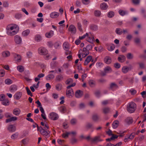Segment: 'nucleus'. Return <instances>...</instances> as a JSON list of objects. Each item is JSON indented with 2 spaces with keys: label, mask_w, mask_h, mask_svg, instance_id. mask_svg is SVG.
Wrapping results in <instances>:
<instances>
[{
  "label": "nucleus",
  "mask_w": 146,
  "mask_h": 146,
  "mask_svg": "<svg viewBox=\"0 0 146 146\" xmlns=\"http://www.w3.org/2000/svg\"><path fill=\"white\" fill-rule=\"evenodd\" d=\"M6 33L9 36H13L17 34L19 30V26L14 24L8 25L7 27Z\"/></svg>",
  "instance_id": "obj_1"
},
{
  "label": "nucleus",
  "mask_w": 146,
  "mask_h": 146,
  "mask_svg": "<svg viewBox=\"0 0 146 146\" xmlns=\"http://www.w3.org/2000/svg\"><path fill=\"white\" fill-rule=\"evenodd\" d=\"M76 85V83H74L70 85L67 87V89L66 92V96L69 98L72 97L74 95V92L72 89L70 88L75 86Z\"/></svg>",
  "instance_id": "obj_2"
},
{
  "label": "nucleus",
  "mask_w": 146,
  "mask_h": 146,
  "mask_svg": "<svg viewBox=\"0 0 146 146\" xmlns=\"http://www.w3.org/2000/svg\"><path fill=\"white\" fill-rule=\"evenodd\" d=\"M135 104L133 102L129 103L127 105V111L130 113L133 112L136 109Z\"/></svg>",
  "instance_id": "obj_3"
},
{
  "label": "nucleus",
  "mask_w": 146,
  "mask_h": 146,
  "mask_svg": "<svg viewBox=\"0 0 146 146\" xmlns=\"http://www.w3.org/2000/svg\"><path fill=\"white\" fill-rule=\"evenodd\" d=\"M56 71L55 70H52L48 72V74L45 77V79L47 80H50L53 79L54 77Z\"/></svg>",
  "instance_id": "obj_4"
},
{
  "label": "nucleus",
  "mask_w": 146,
  "mask_h": 146,
  "mask_svg": "<svg viewBox=\"0 0 146 146\" xmlns=\"http://www.w3.org/2000/svg\"><path fill=\"white\" fill-rule=\"evenodd\" d=\"M86 40L91 43H93L95 39L92 34L90 32L87 33H86Z\"/></svg>",
  "instance_id": "obj_5"
},
{
  "label": "nucleus",
  "mask_w": 146,
  "mask_h": 146,
  "mask_svg": "<svg viewBox=\"0 0 146 146\" xmlns=\"http://www.w3.org/2000/svg\"><path fill=\"white\" fill-rule=\"evenodd\" d=\"M63 47L64 50L66 51L65 54L66 55H68L71 53V52L69 50L70 47L69 44L68 42H64L63 44Z\"/></svg>",
  "instance_id": "obj_6"
},
{
  "label": "nucleus",
  "mask_w": 146,
  "mask_h": 146,
  "mask_svg": "<svg viewBox=\"0 0 146 146\" xmlns=\"http://www.w3.org/2000/svg\"><path fill=\"white\" fill-rule=\"evenodd\" d=\"M48 117L50 119L55 121L58 119L59 118V115L57 113L52 112L49 114Z\"/></svg>",
  "instance_id": "obj_7"
},
{
  "label": "nucleus",
  "mask_w": 146,
  "mask_h": 146,
  "mask_svg": "<svg viewBox=\"0 0 146 146\" xmlns=\"http://www.w3.org/2000/svg\"><path fill=\"white\" fill-rule=\"evenodd\" d=\"M14 40L17 44H20L22 42V39L20 36L16 35L14 36Z\"/></svg>",
  "instance_id": "obj_8"
},
{
  "label": "nucleus",
  "mask_w": 146,
  "mask_h": 146,
  "mask_svg": "<svg viewBox=\"0 0 146 146\" xmlns=\"http://www.w3.org/2000/svg\"><path fill=\"white\" fill-rule=\"evenodd\" d=\"M38 52L40 55H46L48 53V51L45 48L41 47L38 49Z\"/></svg>",
  "instance_id": "obj_9"
},
{
  "label": "nucleus",
  "mask_w": 146,
  "mask_h": 146,
  "mask_svg": "<svg viewBox=\"0 0 146 146\" xmlns=\"http://www.w3.org/2000/svg\"><path fill=\"white\" fill-rule=\"evenodd\" d=\"M68 31L71 33L73 34H75L76 31V28L74 25H70L68 28Z\"/></svg>",
  "instance_id": "obj_10"
},
{
  "label": "nucleus",
  "mask_w": 146,
  "mask_h": 146,
  "mask_svg": "<svg viewBox=\"0 0 146 146\" xmlns=\"http://www.w3.org/2000/svg\"><path fill=\"white\" fill-rule=\"evenodd\" d=\"M8 130L10 132H13L15 131L16 130V126L13 125H10L7 127Z\"/></svg>",
  "instance_id": "obj_11"
},
{
  "label": "nucleus",
  "mask_w": 146,
  "mask_h": 146,
  "mask_svg": "<svg viewBox=\"0 0 146 146\" xmlns=\"http://www.w3.org/2000/svg\"><path fill=\"white\" fill-rule=\"evenodd\" d=\"M40 132L41 134L46 136H48L49 134L50 133V132L49 131H46L42 128L40 129Z\"/></svg>",
  "instance_id": "obj_12"
},
{
  "label": "nucleus",
  "mask_w": 146,
  "mask_h": 146,
  "mask_svg": "<svg viewBox=\"0 0 146 146\" xmlns=\"http://www.w3.org/2000/svg\"><path fill=\"white\" fill-rule=\"evenodd\" d=\"M13 56L15 61L17 62H19L21 61V57L20 55L17 54L16 53H14L13 54Z\"/></svg>",
  "instance_id": "obj_13"
},
{
  "label": "nucleus",
  "mask_w": 146,
  "mask_h": 146,
  "mask_svg": "<svg viewBox=\"0 0 146 146\" xmlns=\"http://www.w3.org/2000/svg\"><path fill=\"white\" fill-rule=\"evenodd\" d=\"M131 68V67L127 66H124L122 68V72L124 74L127 73L128 71H130Z\"/></svg>",
  "instance_id": "obj_14"
},
{
  "label": "nucleus",
  "mask_w": 146,
  "mask_h": 146,
  "mask_svg": "<svg viewBox=\"0 0 146 146\" xmlns=\"http://www.w3.org/2000/svg\"><path fill=\"white\" fill-rule=\"evenodd\" d=\"M50 17L52 18H56L59 16V13L56 12H53L50 14Z\"/></svg>",
  "instance_id": "obj_15"
},
{
  "label": "nucleus",
  "mask_w": 146,
  "mask_h": 146,
  "mask_svg": "<svg viewBox=\"0 0 146 146\" xmlns=\"http://www.w3.org/2000/svg\"><path fill=\"white\" fill-rule=\"evenodd\" d=\"M22 93L21 92H18L16 93L14 96V98L17 100L19 99L21 97Z\"/></svg>",
  "instance_id": "obj_16"
},
{
  "label": "nucleus",
  "mask_w": 146,
  "mask_h": 146,
  "mask_svg": "<svg viewBox=\"0 0 146 146\" xmlns=\"http://www.w3.org/2000/svg\"><path fill=\"white\" fill-rule=\"evenodd\" d=\"M83 94V93L82 91L80 90H78L76 92L75 96L76 98H78L81 97Z\"/></svg>",
  "instance_id": "obj_17"
},
{
  "label": "nucleus",
  "mask_w": 146,
  "mask_h": 146,
  "mask_svg": "<svg viewBox=\"0 0 146 146\" xmlns=\"http://www.w3.org/2000/svg\"><path fill=\"white\" fill-rule=\"evenodd\" d=\"M54 34V32L53 31L51 30L49 32L46 33L45 35L47 38H50L52 37Z\"/></svg>",
  "instance_id": "obj_18"
},
{
  "label": "nucleus",
  "mask_w": 146,
  "mask_h": 146,
  "mask_svg": "<svg viewBox=\"0 0 146 146\" xmlns=\"http://www.w3.org/2000/svg\"><path fill=\"white\" fill-rule=\"evenodd\" d=\"M104 62L107 64H110L111 62V58L108 56H106L104 59Z\"/></svg>",
  "instance_id": "obj_19"
},
{
  "label": "nucleus",
  "mask_w": 146,
  "mask_h": 146,
  "mask_svg": "<svg viewBox=\"0 0 146 146\" xmlns=\"http://www.w3.org/2000/svg\"><path fill=\"white\" fill-rule=\"evenodd\" d=\"M17 90V87L15 85H11L9 88V90L10 92H14Z\"/></svg>",
  "instance_id": "obj_20"
},
{
  "label": "nucleus",
  "mask_w": 146,
  "mask_h": 146,
  "mask_svg": "<svg viewBox=\"0 0 146 146\" xmlns=\"http://www.w3.org/2000/svg\"><path fill=\"white\" fill-rule=\"evenodd\" d=\"M92 57L91 56H89L86 58L84 62L85 65H87L88 63L91 61Z\"/></svg>",
  "instance_id": "obj_21"
},
{
  "label": "nucleus",
  "mask_w": 146,
  "mask_h": 146,
  "mask_svg": "<svg viewBox=\"0 0 146 146\" xmlns=\"http://www.w3.org/2000/svg\"><path fill=\"white\" fill-rule=\"evenodd\" d=\"M108 5L106 3H102L100 5V8L102 10H106L108 9Z\"/></svg>",
  "instance_id": "obj_22"
},
{
  "label": "nucleus",
  "mask_w": 146,
  "mask_h": 146,
  "mask_svg": "<svg viewBox=\"0 0 146 146\" xmlns=\"http://www.w3.org/2000/svg\"><path fill=\"white\" fill-rule=\"evenodd\" d=\"M42 37L39 34H36L35 36V40L37 42H39L42 40Z\"/></svg>",
  "instance_id": "obj_23"
},
{
  "label": "nucleus",
  "mask_w": 146,
  "mask_h": 146,
  "mask_svg": "<svg viewBox=\"0 0 146 146\" xmlns=\"http://www.w3.org/2000/svg\"><path fill=\"white\" fill-rule=\"evenodd\" d=\"M91 141L93 142H97L101 141L102 140L100 139V137L99 136H96L91 139Z\"/></svg>",
  "instance_id": "obj_24"
},
{
  "label": "nucleus",
  "mask_w": 146,
  "mask_h": 146,
  "mask_svg": "<svg viewBox=\"0 0 146 146\" xmlns=\"http://www.w3.org/2000/svg\"><path fill=\"white\" fill-rule=\"evenodd\" d=\"M119 122L117 120H115L112 123V127L113 128H116L119 124Z\"/></svg>",
  "instance_id": "obj_25"
},
{
  "label": "nucleus",
  "mask_w": 146,
  "mask_h": 146,
  "mask_svg": "<svg viewBox=\"0 0 146 146\" xmlns=\"http://www.w3.org/2000/svg\"><path fill=\"white\" fill-rule=\"evenodd\" d=\"M118 88V86L115 83H112L110 84V88L112 90H113Z\"/></svg>",
  "instance_id": "obj_26"
},
{
  "label": "nucleus",
  "mask_w": 146,
  "mask_h": 146,
  "mask_svg": "<svg viewBox=\"0 0 146 146\" xmlns=\"http://www.w3.org/2000/svg\"><path fill=\"white\" fill-rule=\"evenodd\" d=\"M30 31L29 29H27L23 31L22 33V35L24 36H26L29 34Z\"/></svg>",
  "instance_id": "obj_27"
},
{
  "label": "nucleus",
  "mask_w": 146,
  "mask_h": 146,
  "mask_svg": "<svg viewBox=\"0 0 146 146\" xmlns=\"http://www.w3.org/2000/svg\"><path fill=\"white\" fill-rule=\"evenodd\" d=\"M1 103L3 105L7 106L9 105V101L8 99H6L2 101Z\"/></svg>",
  "instance_id": "obj_28"
},
{
  "label": "nucleus",
  "mask_w": 146,
  "mask_h": 146,
  "mask_svg": "<svg viewBox=\"0 0 146 146\" xmlns=\"http://www.w3.org/2000/svg\"><path fill=\"white\" fill-rule=\"evenodd\" d=\"M83 52H84V53L82 55L83 57H84L89 54V51L88 50H87L86 48H83Z\"/></svg>",
  "instance_id": "obj_29"
},
{
  "label": "nucleus",
  "mask_w": 146,
  "mask_h": 146,
  "mask_svg": "<svg viewBox=\"0 0 146 146\" xmlns=\"http://www.w3.org/2000/svg\"><path fill=\"white\" fill-rule=\"evenodd\" d=\"M125 56L122 55H121L118 58L119 61L120 62H123L125 61Z\"/></svg>",
  "instance_id": "obj_30"
},
{
  "label": "nucleus",
  "mask_w": 146,
  "mask_h": 146,
  "mask_svg": "<svg viewBox=\"0 0 146 146\" xmlns=\"http://www.w3.org/2000/svg\"><path fill=\"white\" fill-rule=\"evenodd\" d=\"M56 89L57 91H60L62 89V85L60 83H58L55 86Z\"/></svg>",
  "instance_id": "obj_31"
},
{
  "label": "nucleus",
  "mask_w": 146,
  "mask_h": 146,
  "mask_svg": "<svg viewBox=\"0 0 146 146\" xmlns=\"http://www.w3.org/2000/svg\"><path fill=\"white\" fill-rule=\"evenodd\" d=\"M20 113V110L19 108L15 109L13 111V113L16 115H18Z\"/></svg>",
  "instance_id": "obj_32"
},
{
  "label": "nucleus",
  "mask_w": 146,
  "mask_h": 146,
  "mask_svg": "<svg viewBox=\"0 0 146 146\" xmlns=\"http://www.w3.org/2000/svg\"><path fill=\"white\" fill-rule=\"evenodd\" d=\"M44 76V74L43 73H41L39 74L38 76L37 77L35 78V80L36 82H37L38 80H40V78L43 77Z\"/></svg>",
  "instance_id": "obj_33"
},
{
  "label": "nucleus",
  "mask_w": 146,
  "mask_h": 146,
  "mask_svg": "<svg viewBox=\"0 0 146 146\" xmlns=\"http://www.w3.org/2000/svg\"><path fill=\"white\" fill-rule=\"evenodd\" d=\"M2 55L4 57H7L10 56V53L9 51H5L2 52Z\"/></svg>",
  "instance_id": "obj_34"
},
{
  "label": "nucleus",
  "mask_w": 146,
  "mask_h": 146,
  "mask_svg": "<svg viewBox=\"0 0 146 146\" xmlns=\"http://www.w3.org/2000/svg\"><path fill=\"white\" fill-rule=\"evenodd\" d=\"M104 71L106 73H109L111 71V69L110 67L108 66L104 68Z\"/></svg>",
  "instance_id": "obj_35"
},
{
  "label": "nucleus",
  "mask_w": 146,
  "mask_h": 146,
  "mask_svg": "<svg viewBox=\"0 0 146 146\" xmlns=\"http://www.w3.org/2000/svg\"><path fill=\"white\" fill-rule=\"evenodd\" d=\"M5 83L7 85H10L13 83L12 81L10 79L7 78L5 80Z\"/></svg>",
  "instance_id": "obj_36"
},
{
  "label": "nucleus",
  "mask_w": 146,
  "mask_h": 146,
  "mask_svg": "<svg viewBox=\"0 0 146 146\" xmlns=\"http://www.w3.org/2000/svg\"><path fill=\"white\" fill-rule=\"evenodd\" d=\"M89 84L91 87H93L95 85L96 83L94 81L92 80H90L89 82Z\"/></svg>",
  "instance_id": "obj_37"
},
{
  "label": "nucleus",
  "mask_w": 146,
  "mask_h": 146,
  "mask_svg": "<svg viewBox=\"0 0 146 146\" xmlns=\"http://www.w3.org/2000/svg\"><path fill=\"white\" fill-rule=\"evenodd\" d=\"M126 122L129 124H131L133 122L132 118L131 117H128L126 119Z\"/></svg>",
  "instance_id": "obj_38"
},
{
  "label": "nucleus",
  "mask_w": 146,
  "mask_h": 146,
  "mask_svg": "<svg viewBox=\"0 0 146 146\" xmlns=\"http://www.w3.org/2000/svg\"><path fill=\"white\" fill-rule=\"evenodd\" d=\"M58 62L56 61H52L51 62L50 64L51 68H55Z\"/></svg>",
  "instance_id": "obj_39"
},
{
  "label": "nucleus",
  "mask_w": 146,
  "mask_h": 146,
  "mask_svg": "<svg viewBox=\"0 0 146 146\" xmlns=\"http://www.w3.org/2000/svg\"><path fill=\"white\" fill-rule=\"evenodd\" d=\"M63 78V77L61 75H59L56 76V81L59 82L62 80Z\"/></svg>",
  "instance_id": "obj_40"
},
{
  "label": "nucleus",
  "mask_w": 146,
  "mask_h": 146,
  "mask_svg": "<svg viewBox=\"0 0 146 146\" xmlns=\"http://www.w3.org/2000/svg\"><path fill=\"white\" fill-rule=\"evenodd\" d=\"M92 119L95 121H98L99 118L98 116L96 114H94L93 115L92 117Z\"/></svg>",
  "instance_id": "obj_41"
},
{
  "label": "nucleus",
  "mask_w": 146,
  "mask_h": 146,
  "mask_svg": "<svg viewBox=\"0 0 146 146\" xmlns=\"http://www.w3.org/2000/svg\"><path fill=\"white\" fill-rule=\"evenodd\" d=\"M115 32L117 34L120 35L122 33L123 31L119 28H117L115 30Z\"/></svg>",
  "instance_id": "obj_42"
},
{
  "label": "nucleus",
  "mask_w": 146,
  "mask_h": 146,
  "mask_svg": "<svg viewBox=\"0 0 146 146\" xmlns=\"http://www.w3.org/2000/svg\"><path fill=\"white\" fill-rule=\"evenodd\" d=\"M115 47V45L113 44H111L110 46L108 47V50L110 51H111L113 50Z\"/></svg>",
  "instance_id": "obj_43"
},
{
  "label": "nucleus",
  "mask_w": 146,
  "mask_h": 146,
  "mask_svg": "<svg viewBox=\"0 0 146 146\" xmlns=\"http://www.w3.org/2000/svg\"><path fill=\"white\" fill-rule=\"evenodd\" d=\"M17 69L20 72H22L24 71V69L22 66H19L17 67Z\"/></svg>",
  "instance_id": "obj_44"
},
{
  "label": "nucleus",
  "mask_w": 146,
  "mask_h": 146,
  "mask_svg": "<svg viewBox=\"0 0 146 146\" xmlns=\"http://www.w3.org/2000/svg\"><path fill=\"white\" fill-rule=\"evenodd\" d=\"M70 135V133L69 132H66L62 134V137L64 138H67L68 136Z\"/></svg>",
  "instance_id": "obj_45"
},
{
  "label": "nucleus",
  "mask_w": 146,
  "mask_h": 146,
  "mask_svg": "<svg viewBox=\"0 0 146 146\" xmlns=\"http://www.w3.org/2000/svg\"><path fill=\"white\" fill-rule=\"evenodd\" d=\"M119 14L121 16H123L127 14V12L126 11H123L122 10H120L119 11Z\"/></svg>",
  "instance_id": "obj_46"
},
{
  "label": "nucleus",
  "mask_w": 146,
  "mask_h": 146,
  "mask_svg": "<svg viewBox=\"0 0 146 146\" xmlns=\"http://www.w3.org/2000/svg\"><path fill=\"white\" fill-rule=\"evenodd\" d=\"M26 56L28 58H31L33 56V53L32 52L30 51H29L26 53Z\"/></svg>",
  "instance_id": "obj_47"
},
{
  "label": "nucleus",
  "mask_w": 146,
  "mask_h": 146,
  "mask_svg": "<svg viewBox=\"0 0 146 146\" xmlns=\"http://www.w3.org/2000/svg\"><path fill=\"white\" fill-rule=\"evenodd\" d=\"M93 125L92 123H87L85 125V127L87 129H89L92 127Z\"/></svg>",
  "instance_id": "obj_48"
},
{
  "label": "nucleus",
  "mask_w": 146,
  "mask_h": 146,
  "mask_svg": "<svg viewBox=\"0 0 146 146\" xmlns=\"http://www.w3.org/2000/svg\"><path fill=\"white\" fill-rule=\"evenodd\" d=\"M114 12L112 11H110L108 13V16L109 18H112L114 16Z\"/></svg>",
  "instance_id": "obj_49"
},
{
  "label": "nucleus",
  "mask_w": 146,
  "mask_h": 146,
  "mask_svg": "<svg viewBox=\"0 0 146 146\" xmlns=\"http://www.w3.org/2000/svg\"><path fill=\"white\" fill-rule=\"evenodd\" d=\"M19 135V133L16 132L13 134L11 136V138L13 139H15L17 138Z\"/></svg>",
  "instance_id": "obj_50"
},
{
  "label": "nucleus",
  "mask_w": 146,
  "mask_h": 146,
  "mask_svg": "<svg viewBox=\"0 0 146 146\" xmlns=\"http://www.w3.org/2000/svg\"><path fill=\"white\" fill-rule=\"evenodd\" d=\"M3 7H8L9 6V3L7 1H4L3 3Z\"/></svg>",
  "instance_id": "obj_51"
},
{
  "label": "nucleus",
  "mask_w": 146,
  "mask_h": 146,
  "mask_svg": "<svg viewBox=\"0 0 146 146\" xmlns=\"http://www.w3.org/2000/svg\"><path fill=\"white\" fill-rule=\"evenodd\" d=\"M15 17L17 19H19L22 17V15L21 13H17L15 14Z\"/></svg>",
  "instance_id": "obj_52"
},
{
  "label": "nucleus",
  "mask_w": 146,
  "mask_h": 146,
  "mask_svg": "<svg viewBox=\"0 0 146 146\" xmlns=\"http://www.w3.org/2000/svg\"><path fill=\"white\" fill-rule=\"evenodd\" d=\"M5 71L3 69H0V77H3L5 74Z\"/></svg>",
  "instance_id": "obj_53"
},
{
  "label": "nucleus",
  "mask_w": 146,
  "mask_h": 146,
  "mask_svg": "<svg viewBox=\"0 0 146 146\" xmlns=\"http://www.w3.org/2000/svg\"><path fill=\"white\" fill-rule=\"evenodd\" d=\"M78 28L79 30L80 31L82 32L83 31V29L82 27V25L81 23H77Z\"/></svg>",
  "instance_id": "obj_54"
},
{
  "label": "nucleus",
  "mask_w": 146,
  "mask_h": 146,
  "mask_svg": "<svg viewBox=\"0 0 146 146\" xmlns=\"http://www.w3.org/2000/svg\"><path fill=\"white\" fill-rule=\"evenodd\" d=\"M26 89L28 95H30L31 96H33L32 93L28 87H26Z\"/></svg>",
  "instance_id": "obj_55"
},
{
  "label": "nucleus",
  "mask_w": 146,
  "mask_h": 146,
  "mask_svg": "<svg viewBox=\"0 0 146 146\" xmlns=\"http://www.w3.org/2000/svg\"><path fill=\"white\" fill-rule=\"evenodd\" d=\"M73 82V80L72 79L69 78L66 81L65 83L66 84H69L72 83Z\"/></svg>",
  "instance_id": "obj_56"
},
{
  "label": "nucleus",
  "mask_w": 146,
  "mask_h": 146,
  "mask_svg": "<svg viewBox=\"0 0 146 146\" xmlns=\"http://www.w3.org/2000/svg\"><path fill=\"white\" fill-rule=\"evenodd\" d=\"M101 12L100 11L96 10L94 12V14L96 16L99 17L101 15Z\"/></svg>",
  "instance_id": "obj_57"
},
{
  "label": "nucleus",
  "mask_w": 146,
  "mask_h": 146,
  "mask_svg": "<svg viewBox=\"0 0 146 146\" xmlns=\"http://www.w3.org/2000/svg\"><path fill=\"white\" fill-rule=\"evenodd\" d=\"M90 28L92 30L96 31L97 30L98 27L97 26L93 25H91Z\"/></svg>",
  "instance_id": "obj_58"
},
{
  "label": "nucleus",
  "mask_w": 146,
  "mask_h": 146,
  "mask_svg": "<svg viewBox=\"0 0 146 146\" xmlns=\"http://www.w3.org/2000/svg\"><path fill=\"white\" fill-rule=\"evenodd\" d=\"M127 57L128 59H131L133 58V55L131 53H128L127 54Z\"/></svg>",
  "instance_id": "obj_59"
},
{
  "label": "nucleus",
  "mask_w": 146,
  "mask_h": 146,
  "mask_svg": "<svg viewBox=\"0 0 146 146\" xmlns=\"http://www.w3.org/2000/svg\"><path fill=\"white\" fill-rule=\"evenodd\" d=\"M60 46V44L58 42H56L54 44V47L56 49L58 48Z\"/></svg>",
  "instance_id": "obj_60"
},
{
  "label": "nucleus",
  "mask_w": 146,
  "mask_h": 146,
  "mask_svg": "<svg viewBox=\"0 0 146 146\" xmlns=\"http://www.w3.org/2000/svg\"><path fill=\"white\" fill-rule=\"evenodd\" d=\"M45 86L47 90H49L51 88V86L49 83H47L46 84Z\"/></svg>",
  "instance_id": "obj_61"
},
{
  "label": "nucleus",
  "mask_w": 146,
  "mask_h": 146,
  "mask_svg": "<svg viewBox=\"0 0 146 146\" xmlns=\"http://www.w3.org/2000/svg\"><path fill=\"white\" fill-rule=\"evenodd\" d=\"M62 66L64 68H67L69 66V64L68 63H65L63 64Z\"/></svg>",
  "instance_id": "obj_62"
},
{
  "label": "nucleus",
  "mask_w": 146,
  "mask_h": 146,
  "mask_svg": "<svg viewBox=\"0 0 146 146\" xmlns=\"http://www.w3.org/2000/svg\"><path fill=\"white\" fill-rule=\"evenodd\" d=\"M129 92L131 93V94L134 95L136 93V91L135 90L131 89L130 90Z\"/></svg>",
  "instance_id": "obj_63"
},
{
  "label": "nucleus",
  "mask_w": 146,
  "mask_h": 146,
  "mask_svg": "<svg viewBox=\"0 0 146 146\" xmlns=\"http://www.w3.org/2000/svg\"><path fill=\"white\" fill-rule=\"evenodd\" d=\"M109 111L110 110L108 108H104L103 109V112L105 113H108Z\"/></svg>",
  "instance_id": "obj_64"
}]
</instances>
